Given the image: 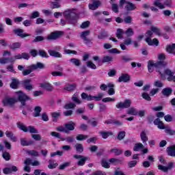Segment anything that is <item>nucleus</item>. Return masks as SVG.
Returning a JSON list of instances; mask_svg holds the SVG:
<instances>
[{
    "label": "nucleus",
    "instance_id": "52",
    "mask_svg": "<svg viewBox=\"0 0 175 175\" xmlns=\"http://www.w3.org/2000/svg\"><path fill=\"white\" fill-rule=\"evenodd\" d=\"M70 62H72L75 66H80V60L79 59L73 58L70 59Z\"/></svg>",
    "mask_w": 175,
    "mask_h": 175
},
{
    "label": "nucleus",
    "instance_id": "12",
    "mask_svg": "<svg viewBox=\"0 0 175 175\" xmlns=\"http://www.w3.org/2000/svg\"><path fill=\"white\" fill-rule=\"evenodd\" d=\"M130 44H132V38H129L124 40V42L120 44V49L122 50H128L126 46H129Z\"/></svg>",
    "mask_w": 175,
    "mask_h": 175
},
{
    "label": "nucleus",
    "instance_id": "36",
    "mask_svg": "<svg viewBox=\"0 0 175 175\" xmlns=\"http://www.w3.org/2000/svg\"><path fill=\"white\" fill-rule=\"evenodd\" d=\"M49 53L52 57H56L57 58H61L62 57L61 54L55 51L49 50Z\"/></svg>",
    "mask_w": 175,
    "mask_h": 175
},
{
    "label": "nucleus",
    "instance_id": "25",
    "mask_svg": "<svg viewBox=\"0 0 175 175\" xmlns=\"http://www.w3.org/2000/svg\"><path fill=\"white\" fill-rule=\"evenodd\" d=\"M108 95H114L116 94V90H114V84L109 83H108Z\"/></svg>",
    "mask_w": 175,
    "mask_h": 175
},
{
    "label": "nucleus",
    "instance_id": "15",
    "mask_svg": "<svg viewBox=\"0 0 175 175\" xmlns=\"http://www.w3.org/2000/svg\"><path fill=\"white\" fill-rule=\"evenodd\" d=\"M40 87H41V88H44V90H46V91H53L54 90L53 85L46 82L40 83Z\"/></svg>",
    "mask_w": 175,
    "mask_h": 175
},
{
    "label": "nucleus",
    "instance_id": "45",
    "mask_svg": "<svg viewBox=\"0 0 175 175\" xmlns=\"http://www.w3.org/2000/svg\"><path fill=\"white\" fill-rule=\"evenodd\" d=\"M56 131L57 132H64V133H68V129L65 127V126H59L56 128Z\"/></svg>",
    "mask_w": 175,
    "mask_h": 175
},
{
    "label": "nucleus",
    "instance_id": "2",
    "mask_svg": "<svg viewBox=\"0 0 175 175\" xmlns=\"http://www.w3.org/2000/svg\"><path fill=\"white\" fill-rule=\"evenodd\" d=\"M152 30H149L146 32V36H147V38L146 39V42L149 46H158V44H159L158 39L154 38L153 40H151L150 38L152 36Z\"/></svg>",
    "mask_w": 175,
    "mask_h": 175
},
{
    "label": "nucleus",
    "instance_id": "18",
    "mask_svg": "<svg viewBox=\"0 0 175 175\" xmlns=\"http://www.w3.org/2000/svg\"><path fill=\"white\" fill-rule=\"evenodd\" d=\"M167 153L170 157H175V145L167 148Z\"/></svg>",
    "mask_w": 175,
    "mask_h": 175
},
{
    "label": "nucleus",
    "instance_id": "33",
    "mask_svg": "<svg viewBox=\"0 0 175 175\" xmlns=\"http://www.w3.org/2000/svg\"><path fill=\"white\" fill-rule=\"evenodd\" d=\"M40 111H42V107L39 106L35 107L33 117H39V116H40Z\"/></svg>",
    "mask_w": 175,
    "mask_h": 175
},
{
    "label": "nucleus",
    "instance_id": "34",
    "mask_svg": "<svg viewBox=\"0 0 175 175\" xmlns=\"http://www.w3.org/2000/svg\"><path fill=\"white\" fill-rule=\"evenodd\" d=\"M127 114L137 116V110H136L135 107H131L127 110Z\"/></svg>",
    "mask_w": 175,
    "mask_h": 175
},
{
    "label": "nucleus",
    "instance_id": "40",
    "mask_svg": "<svg viewBox=\"0 0 175 175\" xmlns=\"http://www.w3.org/2000/svg\"><path fill=\"white\" fill-rule=\"evenodd\" d=\"M116 0H111V3L112 4V10L115 13H118V5L114 3Z\"/></svg>",
    "mask_w": 175,
    "mask_h": 175
},
{
    "label": "nucleus",
    "instance_id": "63",
    "mask_svg": "<svg viewBox=\"0 0 175 175\" xmlns=\"http://www.w3.org/2000/svg\"><path fill=\"white\" fill-rule=\"evenodd\" d=\"M125 137V131H120L118 135V139L122 140Z\"/></svg>",
    "mask_w": 175,
    "mask_h": 175
},
{
    "label": "nucleus",
    "instance_id": "1",
    "mask_svg": "<svg viewBox=\"0 0 175 175\" xmlns=\"http://www.w3.org/2000/svg\"><path fill=\"white\" fill-rule=\"evenodd\" d=\"M64 16L67 21L73 24L79 18V14L76 9H68L64 12Z\"/></svg>",
    "mask_w": 175,
    "mask_h": 175
},
{
    "label": "nucleus",
    "instance_id": "27",
    "mask_svg": "<svg viewBox=\"0 0 175 175\" xmlns=\"http://www.w3.org/2000/svg\"><path fill=\"white\" fill-rule=\"evenodd\" d=\"M166 51L170 54H175V44L167 46L166 48Z\"/></svg>",
    "mask_w": 175,
    "mask_h": 175
},
{
    "label": "nucleus",
    "instance_id": "42",
    "mask_svg": "<svg viewBox=\"0 0 175 175\" xmlns=\"http://www.w3.org/2000/svg\"><path fill=\"white\" fill-rule=\"evenodd\" d=\"M31 72H33V69H32V66H30L28 69L23 71V76H28Z\"/></svg>",
    "mask_w": 175,
    "mask_h": 175
},
{
    "label": "nucleus",
    "instance_id": "9",
    "mask_svg": "<svg viewBox=\"0 0 175 175\" xmlns=\"http://www.w3.org/2000/svg\"><path fill=\"white\" fill-rule=\"evenodd\" d=\"M64 35V32L62 31H55L51 33L49 36H48V40H55V39H58V38H61Z\"/></svg>",
    "mask_w": 175,
    "mask_h": 175
},
{
    "label": "nucleus",
    "instance_id": "28",
    "mask_svg": "<svg viewBox=\"0 0 175 175\" xmlns=\"http://www.w3.org/2000/svg\"><path fill=\"white\" fill-rule=\"evenodd\" d=\"M109 162H110L109 161V160L106 159H103L101 161V166H103V167H105V169L110 168V163Z\"/></svg>",
    "mask_w": 175,
    "mask_h": 175
},
{
    "label": "nucleus",
    "instance_id": "49",
    "mask_svg": "<svg viewBox=\"0 0 175 175\" xmlns=\"http://www.w3.org/2000/svg\"><path fill=\"white\" fill-rule=\"evenodd\" d=\"M111 152H113L115 155H121V154H122V150L118 148H113L111 150Z\"/></svg>",
    "mask_w": 175,
    "mask_h": 175
},
{
    "label": "nucleus",
    "instance_id": "54",
    "mask_svg": "<svg viewBox=\"0 0 175 175\" xmlns=\"http://www.w3.org/2000/svg\"><path fill=\"white\" fill-rule=\"evenodd\" d=\"M51 136H53V137H57V139H62V137H61V134H59L57 132L55 131H52L50 133Z\"/></svg>",
    "mask_w": 175,
    "mask_h": 175
},
{
    "label": "nucleus",
    "instance_id": "10",
    "mask_svg": "<svg viewBox=\"0 0 175 175\" xmlns=\"http://www.w3.org/2000/svg\"><path fill=\"white\" fill-rule=\"evenodd\" d=\"M74 158L75 159H79L77 163L78 166H84L85 165V161H87L88 158L80 154L74 155Z\"/></svg>",
    "mask_w": 175,
    "mask_h": 175
},
{
    "label": "nucleus",
    "instance_id": "11",
    "mask_svg": "<svg viewBox=\"0 0 175 175\" xmlns=\"http://www.w3.org/2000/svg\"><path fill=\"white\" fill-rule=\"evenodd\" d=\"M102 5V3L99 0H93L92 3H89V9L90 10H96Z\"/></svg>",
    "mask_w": 175,
    "mask_h": 175
},
{
    "label": "nucleus",
    "instance_id": "23",
    "mask_svg": "<svg viewBox=\"0 0 175 175\" xmlns=\"http://www.w3.org/2000/svg\"><path fill=\"white\" fill-rule=\"evenodd\" d=\"M125 9L127 11H132L136 9V5L131 2H127L125 5Z\"/></svg>",
    "mask_w": 175,
    "mask_h": 175
},
{
    "label": "nucleus",
    "instance_id": "31",
    "mask_svg": "<svg viewBox=\"0 0 175 175\" xmlns=\"http://www.w3.org/2000/svg\"><path fill=\"white\" fill-rule=\"evenodd\" d=\"M90 36V31H85L81 33V38L83 39L84 42H88V38H87V36Z\"/></svg>",
    "mask_w": 175,
    "mask_h": 175
},
{
    "label": "nucleus",
    "instance_id": "61",
    "mask_svg": "<svg viewBox=\"0 0 175 175\" xmlns=\"http://www.w3.org/2000/svg\"><path fill=\"white\" fill-rule=\"evenodd\" d=\"M3 158L5 159L6 161L10 160V154L8 152H3Z\"/></svg>",
    "mask_w": 175,
    "mask_h": 175
},
{
    "label": "nucleus",
    "instance_id": "57",
    "mask_svg": "<svg viewBox=\"0 0 175 175\" xmlns=\"http://www.w3.org/2000/svg\"><path fill=\"white\" fill-rule=\"evenodd\" d=\"M61 116V112H52L51 113V116L53 118H55L53 121H57V118Z\"/></svg>",
    "mask_w": 175,
    "mask_h": 175
},
{
    "label": "nucleus",
    "instance_id": "19",
    "mask_svg": "<svg viewBox=\"0 0 175 175\" xmlns=\"http://www.w3.org/2000/svg\"><path fill=\"white\" fill-rule=\"evenodd\" d=\"M64 126L66 127V129H67L68 133H69V131H75V126H76V123L70 122V123L65 124Z\"/></svg>",
    "mask_w": 175,
    "mask_h": 175
},
{
    "label": "nucleus",
    "instance_id": "7",
    "mask_svg": "<svg viewBox=\"0 0 175 175\" xmlns=\"http://www.w3.org/2000/svg\"><path fill=\"white\" fill-rule=\"evenodd\" d=\"M162 63L159 62V63H154V61L150 60L148 62V70L150 73H152V72L154 71V68H157V70L159 69V67L161 66Z\"/></svg>",
    "mask_w": 175,
    "mask_h": 175
},
{
    "label": "nucleus",
    "instance_id": "24",
    "mask_svg": "<svg viewBox=\"0 0 175 175\" xmlns=\"http://www.w3.org/2000/svg\"><path fill=\"white\" fill-rule=\"evenodd\" d=\"M31 69L36 70V69H44V64L38 62L36 64L31 65Z\"/></svg>",
    "mask_w": 175,
    "mask_h": 175
},
{
    "label": "nucleus",
    "instance_id": "26",
    "mask_svg": "<svg viewBox=\"0 0 175 175\" xmlns=\"http://www.w3.org/2000/svg\"><path fill=\"white\" fill-rule=\"evenodd\" d=\"M173 90L170 88H166L163 89L162 94L164 95V96H169L170 95H172V92Z\"/></svg>",
    "mask_w": 175,
    "mask_h": 175
},
{
    "label": "nucleus",
    "instance_id": "56",
    "mask_svg": "<svg viewBox=\"0 0 175 175\" xmlns=\"http://www.w3.org/2000/svg\"><path fill=\"white\" fill-rule=\"evenodd\" d=\"M113 61V57L111 56H105L103 57V62H111Z\"/></svg>",
    "mask_w": 175,
    "mask_h": 175
},
{
    "label": "nucleus",
    "instance_id": "43",
    "mask_svg": "<svg viewBox=\"0 0 175 175\" xmlns=\"http://www.w3.org/2000/svg\"><path fill=\"white\" fill-rule=\"evenodd\" d=\"M103 98V93H99L97 96H92V100H96L97 102Z\"/></svg>",
    "mask_w": 175,
    "mask_h": 175
},
{
    "label": "nucleus",
    "instance_id": "29",
    "mask_svg": "<svg viewBox=\"0 0 175 175\" xmlns=\"http://www.w3.org/2000/svg\"><path fill=\"white\" fill-rule=\"evenodd\" d=\"M21 144L22 146H31V144H33V141L32 140L27 141V139L24 138H21Z\"/></svg>",
    "mask_w": 175,
    "mask_h": 175
},
{
    "label": "nucleus",
    "instance_id": "32",
    "mask_svg": "<svg viewBox=\"0 0 175 175\" xmlns=\"http://www.w3.org/2000/svg\"><path fill=\"white\" fill-rule=\"evenodd\" d=\"M151 31L154 32L157 36H162V33L161 32V29L157 27H152L150 28Z\"/></svg>",
    "mask_w": 175,
    "mask_h": 175
},
{
    "label": "nucleus",
    "instance_id": "47",
    "mask_svg": "<svg viewBox=\"0 0 175 175\" xmlns=\"http://www.w3.org/2000/svg\"><path fill=\"white\" fill-rule=\"evenodd\" d=\"M81 98L82 99H86V100H92V96L88 95L84 92L81 94Z\"/></svg>",
    "mask_w": 175,
    "mask_h": 175
},
{
    "label": "nucleus",
    "instance_id": "35",
    "mask_svg": "<svg viewBox=\"0 0 175 175\" xmlns=\"http://www.w3.org/2000/svg\"><path fill=\"white\" fill-rule=\"evenodd\" d=\"M11 88L16 90L18 87V80L16 79H12V81L10 84Z\"/></svg>",
    "mask_w": 175,
    "mask_h": 175
},
{
    "label": "nucleus",
    "instance_id": "30",
    "mask_svg": "<svg viewBox=\"0 0 175 175\" xmlns=\"http://www.w3.org/2000/svg\"><path fill=\"white\" fill-rule=\"evenodd\" d=\"M140 137L143 143H146V142H148V137H147V133H146V131H142L140 134Z\"/></svg>",
    "mask_w": 175,
    "mask_h": 175
},
{
    "label": "nucleus",
    "instance_id": "38",
    "mask_svg": "<svg viewBox=\"0 0 175 175\" xmlns=\"http://www.w3.org/2000/svg\"><path fill=\"white\" fill-rule=\"evenodd\" d=\"M124 33L128 38H131V36H133L135 32L133 31V29L129 28L125 31Z\"/></svg>",
    "mask_w": 175,
    "mask_h": 175
},
{
    "label": "nucleus",
    "instance_id": "41",
    "mask_svg": "<svg viewBox=\"0 0 175 175\" xmlns=\"http://www.w3.org/2000/svg\"><path fill=\"white\" fill-rule=\"evenodd\" d=\"M144 148V146L142 143L136 144L133 148L134 151H140V150Z\"/></svg>",
    "mask_w": 175,
    "mask_h": 175
},
{
    "label": "nucleus",
    "instance_id": "39",
    "mask_svg": "<svg viewBox=\"0 0 175 175\" xmlns=\"http://www.w3.org/2000/svg\"><path fill=\"white\" fill-rule=\"evenodd\" d=\"M75 88L76 85L73 84H67L64 86V90H66V91H73Z\"/></svg>",
    "mask_w": 175,
    "mask_h": 175
},
{
    "label": "nucleus",
    "instance_id": "60",
    "mask_svg": "<svg viewBox=\"0 0 175 175\" xmlns=\"http://www.w3.org/2000/svg\"><path fill=\"white\" fill-rule=\"evenodd\" d=\"M62 142H67L68 143H72L75 138L73 137H67L66 138H62Z\"/></svg>",
    "mask_w": 175,
    "mask_h": 175
},
{
    "label": "nucleus",
    "instance_id": "51",
    "mask_svg": "<svg viewBox=\"0 0 175 175\" xmlns=\"http://www.w3.org/2000/svg\"><path fill=\"white\" fill-rule=\"evenodd\" d=\"M75 107H76V105L73 103H68L64 106V109L66 110H69V109H75Z\"/></svg>",
    "mask_w": 175,
    "mask_h": 175
},
{
    "label": "nucleus",
    "instance_id": "62",
    "mask_svg": "<svg viewBox=\"0 0 175 175\" xmlns=\"http://www.w3.org/2000/svg\"><path fill=\"white\" fill-rule=\"evenodd\" d=\"M39 55L40 57H42L43 58H47V57H49V55H47V53H46V51L43 50L39 51Z\"/></svg>",
    "mask_w": 175,
    "mask_h": 175
},
{
    "label": "nucleus",
    "instance_id": "21",
    "mask_svg": "<svg viewBox=\"0 0 175 175\" xmlns=\"http://www.w3.org/2000/svg\"><path fill=\"white\" fill-rule=\"evenodd\" d=\"M25 165H32V166H39L40 165V163L38 161H33L31 160V159H27L25 161Z\"/></svg>",
    "mask_w": 175,
    "mask_h": 175
},
{
    "label": "nucleus",
    "instance_id": "17",
    "mask_svg": "<svg viewBox=\"0 0 175 175\" xmlns=\"http://www.w3.org/2000/svg\"><path fill=\"white\" fill-rule=\"evenodd\" d=\"M5 135L12 142H17V137H16V136H14V134H13V132L10 131H5Z\"/></svg>",
    "mask_w": 175,
    "mask_h": 175
},
{
    "label": "nucleus",
    "instance_id": "3",
    "mask_svg": "<svg viewBox=\"0 0 175 175\" xmlns=\"http://www.w3.org/2000/svg\"><path fill=\"white\" fill-rule=\"evenodd\" d=\"M17 126L19 128V129H21V131H23V132H29L30 133H38V132L35 127L32 126L27 127L22 122H18Z\"/></svg>",
    "mask_w": 175,
    "mask_h": 175
},
{
    "label": "nucleus",
    "instance_id": "37",
    "mask_svg": "<svg viewBox=\"0 0 175 175\" xmlns=\"http://www.w3.org/2000/svg\"><path fill=\"white\" fill-rule=\"evenodd\" d=\"M122 35H124V30L122 29H118L116 31V38H118V39H123L124 37Z\"/></svg>",
    "mask_w": 175,
    "mask_h": 175
},
{
    "label": "nucleus",
    "instance_id": "53",
    "mask_svg": "<svg viewBox=\"0 0 175 175\" xmlns=\"http://www.w3.org/2000/svg\"><path fill=\"white\" fill-rule=\"evenodd\" d=\"M72 100L73 102H75V103H78V105H80L81 103V101L79 99V96L77 94H74L72 97Z\"/></svg>",
    "mask_w": 175,
    "mask_h": 175
},
{
    "label": "nucleus",
    "instance_id": "59",
    "mask_svg": "<svg viewBox=\"0 0 175 175\" xmlns=\"http://www.w3.org/2000/svg\"><path fill=\"white\" fill-rule=\"evenodd\" d=\"M88 135H84L81 134H79L77 136V140H79V141L85 140V139H88Z\"/></svg>",
    "mask_w": 175,
    "mask_h": 175
},
{
    "label": "nucleus",
    "instance_id": "16",
    "mask_svg": "<svg viewBox=\"0 0 175 175\" xmlns=\"http://www.w3.org/2000/svg\"><path fill=\"white\" fill-rule=\"evenodd\" d=\"M17 102V100H16V99L13 98H9L7 97L5 98L3 100V103L5 105L8 106L9 105H14V103H16Z\"/></svg>",
    "mask_w": 175,
    "mask_h": 175
},
{
    "label": "nucleus",
    "instance_id": "58",
    "mask_svg": "<svg viewBox=\"0 0 175 175\" xmlns=\"http://www.w3.org/2000/svg\"><path fill=\"white\" fill-rule=\"evenodd\" d=\"M165 133H167L168 135H171L175 134V131L171 129L169 127H167V128L165 127Z\"/></svg>",
    "mask_w": 175,
    "mask_h": 175
},
{
    "label": "nucleus",
    "instance_id": "8",
    "mask_svg": "<svg viewBox=\"0 0 175 175\" xmlns=\"http://www.w3.org/2000/svg\"><path fill=\"white\" fill-rule=\"evenodd\" d=\"M131 105H132V101L129 99H126L124 102H120L116 104V107L117 109H128L131 107Z\"/></svg>",
    "mask_w": 175,
    "mask_h": 175
},
{
    "label": "nucleus",
    "instance_id": "6",
    "mask_svg": "<svg viewBox=\"0 0 175 175\" xmlns=\"http://www.w3.org/2000/svg\"><path fill=\"white\" fill-rule=\"evenodd\" d=\"M16 96H17L18 100L21 101L22 106H25V102H27V100H29V99H31V98L29 96H27V94H24L21 91L16 92Z\"/></svg>",
    "mask_w": 175,
    "mask_h": 175
},
{
    "label": "nucleus",
    "instance_id": "50",
    "mask_svg": "<svg viewBox=\"0 0 175 175\" xmlns=\"http://www.w3.org/2000/svg\"><path fill=\"white\" fill-rule=\"evenodd\" d=\"M75 148H76L77 152H83V151H84V148H83V145H81L80 144H77L75 145Z\"/></svg>",
    "mask_w": 175,
    "mask_h": 175
},
{
    "label": "nucleus",
    "instance_id": "46",
    "mask_svg": "<svg viewBox=\"0 0 175 175\" xmlns=\"http://www.w3.org/2000/svg\"><path fill=\"white\" fill-rule=\"evenodd\" d=\"M20 47H21V43L20 42H15L10 45L12 50H16V49H20Z\"/></svg>",
    "mask_w": 175,
    "mask_h": 175
},
{
    "label": "nucleus",
    "instance_id": "64",
    "mask_svg": "<svg viewBox=\"0 0 175 175\" xmlns=\"http://www.w3.org/2000/svg\"><path fill=\"white\" fill-rule=\"evenodd\" d=\"M142 98H143L144 99H145L146 100H148V101L151 100V97H150V95H149L148 94H147V93H143V94H142Z\"/></svg>",
    "mask_w": 175,
    "mask_h": 175
},
{
    "label": "nucleus",
    "instance_id": "14",
    "mask_svg": "<svg viewBox=\"0 0 175 175\" xmlns=\"http://www.w3.org/2000/svg\"><path fill=\"white\" fill-rule=\"evenodd\" d=\"M14 32L21 38H27V36H31V34L24 33V30L21 29H16L14 30Z\"/></svg>",
    "mask_w": 175,
    "mask_h": 175
},
{
    "label": "nucleus",
    "instance_id": "20",
    "mask_svg": "<svg viewBox=\"0 0 175 175\" xmlns=\"http://www.w3.org/2000/svg\"><path fill=\"white\" fill-rule=\"evenodd\" d=\"M23 85L25 88H26L29 91H31V90L33 88V87L32 86V84H31V79H25L23 81Z\"/></svg>",
    "mask_w": 175,
    "mask_h": 175
},
{
    "label": "nucleus",
    "instance_id": "48",
    "mask_svg": "<svg viewBox=\"0 0 175 175\" xmlns=\"http://www.w3.org/2000/svg\"><path fill=\"white\" fill-rule=\"evenodd\" d=\"M51 9H59V8H61V4L57 1L52 2L51 4Z\"/></svg>",
    "mask_w": 175,
    "mask_h": 175
},
{
    "label": "nucleus",
    "instance_id": "5",
    "mask_svg": "<svg viewBox=\"0 0 175 175\" xmlns=\"http://www.w3.org/2000/svg\"><path fill=\"white\" fill-rule=\"evenodd\" d=\"M153 5L159 9H165V6H170V0H155Z\"/></svg>",
    "mask_w": 175,
    "mask_h": 175
},
{
    "label": "nucleus",
    "instance_id": "13",
    "mask_svg": "<svg viewBox=\"0 0 175 175\" xmlns=\"http://www.w3.org/2000/svg\"><path fill=\"white\" fill-rule=\"evenodd\" d=\"M131 80V76L128 74H122L118 78L119 83H128Z\"/></svg>",
    "mask_w": 175,
    "mask_h": 175
},
{
    "label": "nucleus",
    "instance_id": "4",
    "mask_svg": "<svg viewBox=\"0 0 175 175\" xmlns=\"http://www.w3.org/2000/svg\"><path fill=\"white\" fill-rule=\"evenodd\" d=\"M157 72L160 73L162 79H165V76H170L169 77H173V72L169 70L166 69L165 66H162L157 68Z\"/></svg>",
    "mask_w": 175,
    "mask_h": 175
},
{
    "label": "nucleus",
    "instance_id": "22",
    "mask_svg": "<svg viewBox=\"0 0 175 175\" xmlns=\"http://www.w3.org/2000/svg\"><path fill=\"white\" fill-rule=\"evenodd\" d=\"M99 134L102 136L103 139H107L109 136H113L111 131H100Z\"/></svg>",
    "mask_w": 175,
    "mask_h": 175
},
{
    "label": "nucleus",
    "instance_id": "55",
    "mask_svg": "<svg viewBox=\"0 0 175 175\" xmlns=\"http://www.w3.org/2000/svg\"><path fill=\"white\" fill-rule=\"evenodd\" d=\"M86 65L88 68H90V69H96V65L93 64V62L91 61L87 62Z\"/></svg>",
    "mask_w": 175,
    "mask_h": 175
},
{
    "label": "nucleus",
    "instance_id": "44",
    "mask_svg": "<svg viewBox=\"0 0 175 175\" xmlns=\"http://www.w3.org/2000/svg\"><path fill=\"white\" fill-rule=\"evenodd\" d=\"M57 166H58V163H55L53 160L49 161V165H48L49 169H55Z\"/></svg>",
    "mask_w": 175,
    "mask_h": 175
}]
</instances>
